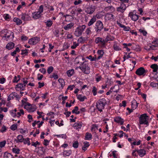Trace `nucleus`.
<instances>
[{
	"instance_id": "f257e3e1",
	"label": "nucleus",
	"mask_w": 158,
	"mask_h": 158,
	"mask_svg": "<svg viewBox=\"0 0 158 158\" xmlns=\"http://www.w3.org/2000/svg\"><path fill=\"white\" fill-rule=\"evenodd\" d=\"M85 25H80L77 26L74 31V34L77 37L81 36L86 28Z\"/></svg>"
},
{
	"instance_id": "f03ea898",
	"label": "nucleus",
	"mask_w": 158,
	"mask_h": 158,
	"mask_svg": "<svg viewBox=\"0 0 158 158\" xmlns=\"http://www.w3.org/2000/svg\"><path fill=\"white\" fill-rule=\"evenodd\" d=\"M106 103V100L104 98L98 100L96 103V106L98 110L100 112H102V110L104 109Z\"/></svg>"
},
{
	"instance_id": "7ed1b4c3",
	"label": "nucleus",
	"mask_w": 158,
	"mask_h": 158,
	"mask_svg": "<svg viewBox=\"0 0 158 158\" xmlns=\"http://www.w3.org/2000/svg\"><path fill=\"white\" fill-rule=\"evenodd\" d=\"M149 117L146 114H144L141 115L139 118V123L140 124L149 125Z\"/></svg>"
},
{
	"instance_id": "20e7f679",
	"label": "nucleus",
	"mask_w": 158,
	"mask_h": 158,
	"mask_svg": "<svg viewBox=\"0 0 158 158\" xmlns=\"http://www.w3.org/2000/svg\"><path fill=\"white\" fill-rule=\"evenodd\" d=\"M128 17L132 20L136 22L138 19L139 16L138 14L137 11L134 10L129 12Z\"/></svg>"
},
{
	"instance_id": "39448f33",
	"label": "nucleus",
	"mask_w": 158,
	"mask_h": 158,
	"mask_svg": "<svg viewBox=\"0 0 158 158\" xmlns=\"http://www.w3.org/2000/svg\"><path fill=\"white\" fill-rule=\"evenodd\" d=\"M85 61H84L79 67V68L81 71L85 74H89L90 72V68L88 65L85 64Z\"/></svg>"
},
{
	"instance_id": "423d86ee",
	"label": "nucleus",
	"mask_w": 158,
	"mask_h": 158,
	"mask_svg": "<svg viewBox=\"0 0 158 158\" xmlns=\"http://www.w3.org/2000/svg\"><path fill=\"white\" fill-rule=\"evenodd\" d=\"M24 108L29 113H32L34 112L36 109L35 105L31 104L29 103L24 106Z\"/></svg>"
},
{
	"instance_id": "0eeeda50",
	"label": "nucleus",
	"mask_w": 158,
	"mask_h": 158,
	"mask_svg": "<svg viewBox=\"0 0 158 158\" xmlns=\"http://www.w3.org/2000/svg\"><path fill=\"white\" fill-rule=\"evenodd\" d=\"M103 28V24L101 21L98 20L95 24V29L96 32L101 31Z\"/></svg>"
},
{
	"instance_id": "6e6552de",
	"label": "nucleus",
	"mask_w": 158,
	"mask_h": 158,
	"mask_svg": "<svg viewBox=\"0 0 158 158\" xmlns=\"http://www.w3.org/2000/svg\"><path fill=\"white\" fill-rule=\"evenodd\" d=\"M146 73L147 71L142 67L138 68L135 72V73L139 76H144Z\"/></svg>"
},
{
	"instance_id": "1a4fd4ad",
	"label": "nucleus",
	"mask_w": 158,
	"mask_h": 158,
	"mask_svg": "<svg viewBox=\"0 0 158 158\" xmlns=\"http://www.w3.org/2000/svg\"><path fill=\"white\" fill-rule=\"evenodd\" d=\"M105 39L99 37H97L95 40V42L97 44H100L101 46L102 47H104L106 46V42Z\"/></svg>"
},
{
	"instance_id": "9d476101",
	"label": "nucleus",
	"mask_w": 158,
	"mask_h": 158,
	"mask_svg": "<svg viewBox=\"0 0 158 158\" xmlns=\"http://www.w3.org/2000/svg\"><path fill=\"white\" fill-rule=\"evenodd\" d=\"M40 40V38L35 37L30 39L28 41V43L30 44L34 45L37 44Z\"/></svg>"
},
{
	"instance_id": "9b49d317",
	"label": "nucleus",
	"mask_w": 158,
	"mask_h": 158,
	"mask_svg": "<svg viewBox=\"0 0 158 158\" xmlns=\"http://www.w3.org/2000/svg\"><path fill=\"white\" fill-rule=\"evenodd\" d=\"M95 7L94 6L91 5L87 7L85 10V12L88 14H92L94 11Z\"/></svg>"
},
{
	"instance_id": "f8f14e48",
	"label": "nucleus",
	"mask_w": 158,
	"mask_h": 158,
	"mask_svg": "<svg viewBox=\"0 0 158 158\" xmlns=\"http://www.w3.org/2000/svg\"><path fill=\"white\" fill-rule=\"evenodd\" d=\"M15 88L16 91H19L24 90L26 86L23 83H19L16 85Z\"/></svg>"
},
{
	"instance_id": "ddd939ff",
	"label": "nucleus",
	"mask_w": 158,
	"mask_h": 158,
	"mask_svg": "<svg viewBox=\"0 0 158 158\" xmlns=\"http://www.w3.org/2000/svg\"><path fill=\"white\" fill-rule=\"evenodd\" d=\"M105 19L106 21H113L115 20L114 16L110 13H107L105 15Z\"/></svg>"
},
{
	"instance_id": "4468645a",
	"label": "nucleus",
	"mask_w": 158,
	"mask_h": 158,
	"mask_svg": "<svg viewBox=\"0 0 158 158\" xmlns=\"http://www.w3.org/2000/svg\"><path fill=\"white\" fill-rule=\"evenodd\" d=\"M108 157L109 158H119V156L118 152L116 151H113L108 154Z\"/></svg>"
},
{
	"instance_id": "2eb2a0df",
	"label": "nucleus",
	"mask_w": 158,
	"mask_h": 158,
	"mask_svg": "<svg viewBox=\"0 0 158 158\" xmlns=\"http://www.w3.org/2000/svg\"><path fill=\"white\" fill-rule=\"evenodd\" d=\"M126 8V5L123 3H122L120 6L117 8V10L118 11L123 12L125 10Z\"/></svg>"
},
{
	"instance_id": "dca6fc26",
	"label": "nucleus",
	"mask_w": 158,
	"mask_h": 158,
	"mask_svg": "<svg viewBox=\"0 0 158 158\" xmlns=\"http://www.w3.org/2000/svg\"><path fill=\"white\" fill-rule=\"evenodd\" d=\"M82 125V123L81 122H76L73 125L74 128L76 130L79 131Z\"/></svg>"
},
{
	"instance_id": "f3484780",
	"label": "nucleus",
	"mask_w": 158,
	"mask_h": 158,
	"mask_svg": "<svg viewBox=\"0 0 158 158\" xmlns=\"http://www.w3.org/2000/svg\"><path fill=\"white\" fill-rule=\"evenodd\" d=\"M16 117L19 118L22 115L24 114V111L23 109L19 108L16 109Z\"/></svg>"
},
{
	"instance_id": "a211bd4d",
	"label": "nucleus",
	"mask_w": 158,
	"mask_h": 158,
	"mask_svg": "<svg viewBox=\"0 0 158 158\" xmlns=\"http://www.w3.org/2000/svg\"><path fill=\"white\" fill-rule=\"evenodd\" d=\"M114 121L115 122L120 125H122L124 122V120L120 117H117L114 118Z\"/></svg>"
},
{
	"instance_id": "6ab92c4d",
	"label": "nucleus",
	"mask_w": 158,
	"mask_h": 158,
	"mask_svg": "<svg viewBox=\"0 0 158 158\" xmlns=\"http://www.w3.org/2000/svg\"><path fill=\"white\" fill-rule=\"evenodd\" d=\"M114 44L113 48L114 50L116 51H119L121 50L119 44H118L116 41H114Z\"/></svg>"
},
{
	"instance_id": "aec40b11",
	"label": "nucleus",
	"mask_w": 158,
	"mask_h": 158,
	"mask_svg": "<svg viewBox=\"0 0 158 158\" xmlns=\"http://www.w3.org/2000/svg\"><path fill=\"white\" fill-rule=\"evenodd\" d=\"M21 19L24 21H28L31 19V17L27 14H22L21 15Z\"/></svg>"
},
{
	"instance_id": "412c9836",
	"label": "nucleus",
	"mask_w": 158,
	"mask_h": 158,
	"mask_svg": "<svg viewBox=\"0 0 158 158\" xmlns=\"http://www.w3.org/2000/svg\"><path fill=\"white\" fill-rule=\"evenodd\" d=\"M137 152L139 156L141 157L144 156L146 154V151L145 150L143 149L137 150Z\"/></svg>"
},
{
	"instance_id": "4be33fe9",
	"label": "nucleus",
	"mask_w": 158,
	"mask_h": 158,
	"mask_svg": "<svg viewBox=\"0 0 158 158\" xmlns=\"http://www.w3.org/2000/svg\"><path fill=\"white\" fill-rule=\"evenodd\" d=\"M15 45V44L13 42H9L6 44V49L9 50H11L14 48Z\"/></svg>"
},
{
	"instance_id": "5701e85b",
	"label": "nucleus",
	"mask_w": 158,
	"mask_h": 158,
	"mask_svg": "<svg viewBox=\"0 0 158 158\" xmlns=\"http://www.w3.org/2000/svg\"><path fill=\"white\" fill-rule=\"evenodd\" d=\"M141 141L139 139H137V140H135L133 142H131V145L132 148L134 147V146L139 145L141 143Z\"/></svg>"
},
{
	"instance_id": "b1692460",
	"label": "nucleus",
	"mask_w": 158,
	"mask_h": 158,
	"mask_svg": "<svg viewBox=\"0 0 158 158\" xmlns=\"http://www.w3.org/2000/svg\"><path fill=\"white\" fill-rule=\"evenodd\" d=\"M32 16L33 19H37L41 17V15L40 13V12L37 11L33 13Z\"/></svg>"
},
{
	"instance_id": "393cba45",
	"label": "nucleus",
	"mask_w": 158,
	"mask_h": 158,
	"mask_svg": "<svg viewBox=\"0 0 158 158\" xmlns=\"http://www.w3.org/2000/svg\"><path fill=\"white\" fill-rule=\"evenodd\" d=\"M117 24L120 27H121L123 28V30L125 31H128L130 29V28L129 27L126 26H125L121 24L120 23L117 21Z\"/></svg>"
},
{
	"instance_id": "a878e982",
	"label": "nucleus",
	"mask_w": 158,
	"mask_h": 158,
	"mask_svg": "<svg viewBox=\"0 0 158 158\" xmlns=\"http://www.w3.org/2000/svg\"><path fill=\"white\" fill-rule=\"evenodd\" d=\"M26 5V4L24 2H22L21 3V4L19 5L17 7L16 9L17 10L19 11H21V9H22L23 7L25 6Z\"/></svg>"
},
{
	"instance_id": "bb28decb",
	"label": "nucleus",
	"mask_w": 158,
	"mask_h": 158,
	"mask_svg": "<svg viewBox=\"0 0 158 158\" xmlns=\"http://www.w3.org/2000/svg\"><path fill=\"white\" fill-rule=\"evenodd\" d=\"M17 94L15 92H13L10 94L8 96L7 100L8 101L13 99L15 97L17 98Z\"/></svg>"
},
{
	"instance_id": "cd10ccee",
	"label": "nucleus",
	"mask_w": 158,
	"mask_h": 158,
	"mask_svg": "<svg viewBox=\"0 0 158 158\" xmlns=\"http://www.w3.org/2000/svg\"><path fill=\"white\" fill-rule=\"evenodd\" d=\"M77 98L81 102H83L85 99H87V98L85 96L82 95L81 94H78L76 95Z\"/></svg>"
},
{
	"instance_id": "c85d7f7f",
	"label": "nucleus",
	"mask_w": 158,
	"mask_h": 158,
	"mask_svg": "<svg viewBox=\"0 0 158 158\" xmlns=\"http://www.w3.org/2000/svg\"><path fill=\"white\" fill-rule=\"evenodd\" d=\"M114 39V36H112L110 35H108L106 36L105 40L106 43L109 41H112Z\"/></svg>"
},
{
	"instance_id": "c756f323",
	"label": "nucleus",
	"mask_w": 158,
	"mask_h": 158,
	"mask_svg": "<svg viewBox=\"0 0 158 158\" xmlns=\"http://www.w3.org/2000/svg\"><path fill=\"white\" fill-rule=\"evenodd\" d=\"M83 146L82 147V150L85 151L87 150L89 146V142L85 141L83 143Z\"/></svg>"
},
{
	"instance_id": "7c9ffc66",
	"label": "nucleus",
	"mask_w": 158,
	"mask_h": 158,
	"mask_svg": "<svg viewBox=\"0 0 158 158\" xmlns=\"http://www.w3.org/2000/svg\"><path fill=\"white\" fill-rule=\"evenodd\" d=\"M104 10L106 11H110L112 12L115 10V9L112 6H109L105 7Z\"/></svg>"
},
{
	"instance_id": "2f4dec72",
	"label": "nucleus",
	"mask_w": 158,
	"mask_h": 158,
	"mask_svg": "<svg viewBox=\"0 0 158 158\" xmlns=\"http://www.w3.org/2000/svg\"><path fill=\"white\" fill-rule=\"evenodd\" d=\"M13 21L17 25H20L22 23V20L19 18L17 17L14 18L13 19Z\"/></svg>"
},
{
	"instance_id": "473e14b6",
	"label": "nucleus",
	"mask_w": 158,
	"mask_h": 158,
	"mask_svg": "<svg viewBox=\"0 0 158 158\" xmlns=\"http://www.w3.org/2000/svg\"><path fill=\"white\" fill-rule=\"evenodd\" d=\"M71 154V152L70 150H64L63 152V155L64 157L69 156Z\"/></svg>"
},
{
	"instance_id": "72a5a7b5",
	"label": "nucleus",
	"mask_w": 158,
	"mask_h": 158,
	"mask_svg": "<svg viewBox=\"0 0 158 158\" xmlns=\"http://www.w3.org/2000/svg\"><path fill=\"white\" fill-rule=\"evenodd\" d=\"M97 19H95V16H93L91 19L88 23V26H89L92 25L96 21Z\"/></svg>"
},
{
	"instance_id": "f704fd0d",
	"label": "nucleus",
	"mask_w": 158,
	"mask_h": 158,
	"mask_svg": "<svg viewBox=\"0 0 158 158\" xmlns=\"http://www.w3.org/2000/svg\"><path fill=\"white\" fill-rule=\"evenodd\" d=\"M73 25L74 24L73 23H70L64 26V28L66 30H68L71 29Z\"/></svg>"
},
{
	"instance_id": "c9c22d12",
	"label": "nucleus",
	"mask_w": 158,
	"mask_h": 158,
	"mask_svg": "<svg viewBox=\"0 0 158 158\" xmlns=\"http://www.w3.org/2000/svg\"><path fill=\"white\" fill-rule=\"evenodd\" d=\"M92 134L89 132H87L85 134V139L86 140H90L92 139Z\"/></svg>"
},
{
	"instance_id": "e433bc0d",
	"label": "nucleus",
	"mask_w": 158,
	"mask_h": 158,
	"mask_svg": "<svg viewBox=\"0 0 158 158\" xmlns=\"http://www.w3.org/2000/svg\"><path fill=\"white\" fill-rule=\"evenodd\" d=\"M17 142H23L24 140L23 136L20 135H19L17 137Z\"/></svg>"
},
{
	"instance_id": "4c0bfd02",
	"label": "nucleus",
	"mask_w": 158,
	"mask_h": 158,
	"mask_svg": "<svg viewBox=\"0 0 158 158\" xmlns=\"http://www.w3.org/2000/svg\"><path fill=\"white\" fill-rule=\"evenodd\" d=\"M20 80V76L19 75H18L17 76H15L13 80V83H17Z\"/></svg>"
},
{
	"instance_id": "58836bf2",
	"label": "nucleus",
	"mask_w": 158,
	"mask_h": 158,
	"mask_svg": "<svg viewBox=\"0 0 158 158\" xmlns=\"http://www.w3.org/2000/svg\"><path fill=\"white\" fill-rule=\"evenodd\" d=\"M137 103L135 100H133L131 102V107L133 110L135 109L137 107Z\"/></svg>"
},
{
	"instance_id": "ea45409f",
	"label": "nucleus",
	"mask_w": 158,
	"mask_h": 158,
	"mask_svg": "<svg viewBox=\"0 0 158 158\" xmlns=\"http://www.w3.org/2000/svg\"><path fill=\"white\" fill-rule=\"evenodd\" d=\"M74 73V70L71 69L67 71L66 72V73L68 76L70 77L73 75Z\"/></svg>"
},
{
	"instance_id": "a19ab883",
	"label": "nucleus",
	"mask_w": 158,
	"mask_h": 158,
	"mask_svg": "<svg viewBox=\"0 0 158 158\" xmlns=\"http://www.w3.org/2000/svg\"><path fill=\"white\" fill-rule=\"evenodd\" d=\"M86 59H89L91 61H94L95 60V58L92 57L91 55H90L86 57L85 58L82 57V60L84 61H85V62L86 61L85 60Z\"/></svg>"
},
{
	"instance_id": "79ce46f5",
	"label": "nucleus",
	"mask_w": 158,
	"mask_h": 158,
	"mask_svg": "<svg viewBox=\"0 0 158 158\" xmlns=\"http://www.w3.org/2000/svg\"><path fill=\"white\" fill-rule=\"evenodd\" d=\"M151 68L152 69L154 73L156 72L158 69V66L157 64H152L151 66Z\"/></svg>"
},
{
	"instance_id": "37998d69",
	"label": "nucleus",
	"mask_w": 158,
	"mask_h": 158,
	"mask_svg": "<svg viewBox=\"0 0 158 158\" xmlns=\"http://www.w3.org/2000/svg\"><path fill=\"white\" fill-rule=\"evenodd\" d=\"M10 36H12V37L13 38L14 37V33L10 31H8L7 34L5 35V37L9 38H10Z\"/></svg>"
},
{
	"instance_id": "c03bdc74",
	"label": "nucleus",
	"mask_w": 158,
	"mask_h": 158,
	"mask_svg": "<svg viewBox=\"0 0 158 158\" xmlns=\"http://www.w3.org/2000/svg\"><path fill=\"white\" fill-rule=\"evenodd\" d=\"M3 17L4 19L6 21H9L11 18V16L7 14H4L3 15Z\"/></svg>"
},
{
	"instance_id": "a18cd8bd",
	"label": "nucleus",
	"mask_w": 158,
	"mask_h": 158,
	"mask_svg": "<svg viewBox=\"0 0 158 158\" xmlns=\"http://www.w3.org/2000/svg\"><path fill=\"white\" fill-rule=\"evenodd\" d=\"M139 31L144 36H146L147 34V32L144 29V28H142L139 30Z\"/></svg>"
},
{
	"instance_id": "49530a36",
	"label": "nucleus",
	"mask_w": 158,
	"mask_h": 158,
	"mask_svg": "<svg viewBox=\"0 0 158 158\" xmlns=\"http://www.w3.org/2000/svg\"><path fill=\"white\" fill-rule=\"evenodd\" d=\"M16 109H15L14 110H12L10 111V113L11 116L13 117H16Z\"/></svg>"
},
{
	"instance_id": "de8ad7c7",
	"label": "nucleus",
	"mask_w": 158,
	"mask_h": 158,
	"mask_svg": "<svg viewBox=\"0 0 158 158\" xmlns=\"http://www.w3.org/2000/svg\"><path fill=\"white\" fill-rule=\"evenodd\" d=\"M132 49L133 50H135L136 51H140L141 50V48L139 45H135L132 46Z\"/></svg>"
},
{
	"instance_id": "09e8293b",
	"label": "nucleus",
	"mask_w": 158,
	"mask_h": 158,
	"mask_svg": "<svg viewBox=\"0 0 158 158\" xmlns=\"http://www.w3.org/2000/svg\"><path fill=\"white\" fill-rule=\"evenodd\" d=\"M144 49L147 50H149L150 49H153V46H152V44H149L147 46H146L144 47Z\"/></svg>"
},
{
	"instance_id": "8fccbe9b",
	"label": "nucleus",
	"mask_w": 158,
	"mask_h": 158,
	"mask_svg": "<svg viewBox=\"0 0 158 158\" xmlns=\"http://www.w3.org/2000/svg\"><path fill=\"white\" fill-rule=\"evenodd\" d=\"M27 98H25L21 100L22 104L24 106H24L29 103L27 102Z\"/></svg>"
},
{
	"instance_id": "3c124183",
	"label": "nucleus",
	"mask_w": 158,
	"mask_h": 158,
	"mask_svg": "<svg viewBox=\"0 0 158 158\" xmlns=\"http://www.w3.org/2000/svg\"><path fill=\"white\" fill-rule=\"evenodd\" d=\"M58 81L61 86V88L62 89L65 85L64 80L62 79H59L58 80Z\"/></svg>"
},
{
	"instance_id": "603ef678",
	"label": "nucleus",
	"mask_w": 158,
	"mask_h": 158,
	"mask_svg": "<svg viewBox=\"0 0 158 158\" xmlns=\"http://www.w3.org/2000/svg\"><path fill=\"white\" fill-rule=\"evenodd\" d=\"M23 142L24 144H27V145L28 146L31 144V143L30 141V138H27L25 139H24V140Z\"/></svg>"
},
{
	"instance_id": "864d4df0",
	"label": "nucleus",
	"mask_w": 158,
	"mask_h": 158,
	"mask_svg": "<svg viewBox=\"0 0 158 158\" xmlns=\"http://www.w3.org/2000/svg\"><path fill=\"white\" fill-rule=\"evenodd\" d=\"M13 156L10 153L5 152L3 156L4 158H11Z\"/></svg>"
},
{
	"instance_id": "5fc2aeb1",
	"label": "nucleus",
	"mask_w": 158,
	"mask_h": 158,
	"mask_svg": "<svg viewBox=\"0 0 158 158\" xmlns=\"http://www.w3.org/2000/svg\"><path fill=\"white\" fill-rule=\"evenodd\" d=\"M78 108L77 106H75L74 109L73 110L72 112L73 113H75L76 114H80V112L78 111Z\"/></svg>"
},
{
	"instance_id": "6e6d98bb",
	"label": "nucleus",
	"mask_w": 158,
	"mask_h": 158,
	"mask_svg": "<svg viewBox=\"0 0 158 158\" xmlns=\"http://www.w3.org/2000/svg\"><path fill=\"white\" fill-rule=\"evenodd\" d=\"M151 44L152 46H153V49H154L155 47L158 46V40H155L153 41Z\"/></svg>"
},
{
	"instance_id": "4d7b16f0",
	"label": "nucleus",
	"mask_w": 158,
	"mask_h": 158,
	"mask_svg": "<svg viewBox=\"0 0 158 158\" xmlns=\"http://www.w3.org/2000/svg\"><path fill=\"white\" fill-rule=\"evenodd\" d=\"M45 23H46L47 27H50L53 24L52 21L51 20H47Z\"/></svg>"
},
{
	"instance_id": "13d9d810",
	"label": "nucleus",
	"mask_w": 158,
	"mask_h": 158,
	"mask_svg": "<svg viewBox=\"0 0 158 158\" xmlns=\"http://www.w3.org/2000/svg\"><path fill=\"white\" fill-rule=\"evenodd\" d=\"M98 129V126L96 124H93L92 125L91 131L92 132H95Z\"/></svg>"
},
{
	"instance_id": "bf43d9fd",
	"label": "nucleus",
	"mask_w": 158,
	"mask_h": 158,
	"mask_svg": "<svg viewBox=\"0 0 158 158\" xmlns=\"http://www.w3.org/2000/svg\"><path fill=\"white\" fill-rule=\"evenodd\" d=\"M8 128L5 126H3L0 129V132L2 133H3L6 131Z\"/></svg>"
},
{
	"instance_id": "052dcab7",
	"label": "nucleus",
	"mask_w": 158,
	"mask_h": 158,
	"mask_svg": "<svg viewBox=\"0 0 158 158\" xmlns=\"http://www.w3.org/2000/svg\"><path fill=\"white\" fill-rule=\"evenodd\" d=\"M97 52L98 54L100 56L98 57V59L101 58L104 54L103 51L102 50H98Z\"/></svg>"
},
{
	"instance_id": "680f3d73",
	"label": "nucleus",
	"mask_w": 158,
	"mask_h": 158,
	"mask_svg": "<svg viewBox=\"0 0 158 158\" xmlns=\"http://www.w3.org/2000/svg\"><path fill=\"white\" fill-rule=\"evenodd\" d=\"M13 152L15 154H18L19 153L20 150L17 148H14L12 149Z\"/></svg>"
},
{
	"instance_id": "e2e57ef3",
	"label": "nucleus",
	"mask_w": 158,
	"mask_h": 158,
	"mask_svg": "<svg viewBox=\"0 0 158 158\" xmlns=\"http://www.w3.org/2000/svg\"><path fill=\"white\" fill-rule=\"evenodd\" d=\"M97 90L98 89L95 86L93 87L92 92L94 96H95L96 95L97 93Z\"/></svg>"
},
{
	"instance_id": "0e129e2a",
	"label": "nucleus",
	"mask_w": 158,
	"mask_h": 158,
	"mask_svg": "<svg viewBox=\"0 0 158 158\" xmlns=\"http://www.w3.org/2000/svg\"><path fill=\"white\" fill-rule=\"evenodd\" d=\"M53 69L54 68L52 66H50L48 67L47 70L48 73L49 74H50L53 72Z\"/></svg>"
},
{
	"instance_id": "69168bd1",
	"label": "nucleus",
	"mask_w": 158,
	"mask_h": 158,
	"mask_svg": "<svg viewBox=\"0 0 158 158\" xmlns=\"http://www.w3.org/2000/svg\"><path fill=\"white\" fill-rule=\"evenodd\" d=\"M6 144V140H3L0 142V148L2 149V148H4Z\"/></svg>"
},
{
	"instance_id": "338daca9",
	"label": "nucleus",
	"mask_w": 158,
	"mask_h": 158,
	"mask_svg": "<svg viewBox=\"0 0 158 158\" xmlns=\"http://www.w3.org/2000/svg\"><path fill=\"white\" fill-rule=\"evenodd\" d=\"M18 126L17 124H13L11 126L10 128L12 131H15L17 129Z\"/></svg>"
},
{
	"instance_id": "774afa93",
	"label": "nucleus",
	"mask_w": 158,
	"mask_h": 158,
	"mask_svg": "<svg viewBox=\"0 0 158 158\" xmlns=\"http://www.w3.org/2000/svg\"><path fill=\"white\" fill-rule=\"evenodd\" d=\"M85 33L87 35H89L91 34L92 32L91 30V28L90 27L87 28L85 30Z\"/></svg>"
}]
</instances>
